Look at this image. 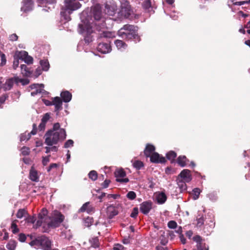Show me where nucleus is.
<instances>
[{
    "label": "nucleus",
    "instance_id": "nucleus-1",
    "mask_svg": "<svg viewBox=\"0 0 250 250\" xmlns=\"http://www.w3.org/2000/svg\"><path fill=\"white\" fill-rule=\"evenodd\" d=\"M136 28L133 25L125 24L118 31V34L123 39L139 42L141 39L137 33Z\"/></svg>",
    "mask_w": 250,
    "mask_h": 250
},
{
    "label": "nucleus",
    "instance_id": "nucleus-2",
    "mask_svg": "<svg viewBox=\"0 0 250 250\" xmlns=\"http://www.w3.org/2000/svg\"><path fill=\"white\" fill-rule=\"evenodd\" d=\"M66 132L64 129H60L58 131L53 130H48L45 135V144L52 146L56 145L59 141H62L66 138Z\"/></svg>",
    "mask_w": 250,
    "mask_h": 250
},
{
    "label": "nucleus",
    "instance_id": "nucleus-3",
    "mask_svg": "<svg viewBox=\"0 0 250 250\" xmlns=\"http://www.w3.org/2000/svg\"><path fill=\"white\" fill-rule=\"evenodd\" d=\"M115 37V33L113 32L103 30L99 34V39H106V42L99 43L97 49V51L102 54H106L110 52L111 50L110 44V42L107 39H112Z\"/></svg>",
    "mask_w": 250,
    "mask_h": 250
},
{
    "label": "nucleus",
    "instance_id": "nucleus-4",
    "mask_svg": "<svg viewBox=\"0 0 250 250\" xmlns=\"http://www.w3.org/2000/svg\"><path fill=\"white\" fill-rule=\"evenodd\" d=\"M81 6V3L77 0H65L64 7L62 8L61 15L65 20L69 21L71 20L70 15Z\"/></svg>",
    "mask_w": 250,
    "mask_h": 250
},
{
    "label": "nucleus",
    "instance_id": "nucleus-5",
    "mask_svg": "<svg viewBox=\"0 0 250 250\" xmlns=\"http://www.w3.org/2000/svg\"><path fill=\"white\" fill-rule=\"evenodd\" d=\"M79 33L83 34L84 41L86 43H89L93 40V36L91 34L93 33L92 26L89 22H84L83 24H79Z\"/></svg>",
    "mask_w": 250,
    "mask_h": 250
},
{
    "label": "nucleus",
    "instance_id": "nucleus-6",
    "mask_svg": "<svg viewBox=\"0 0 250 250\" xmlns=\"http://www.w3.org/2000/svg\"><path fill=\"white\" fill-rule=\"evenodd\" d=\"M119 14L124 18H128L133 14V9L128 1L126 0H122L121 1V6Z\"/></svg>",
    "mask_w": 250,
    "mask_h": 250
},
{
    "label": "nucleus",
    "instance_id": "nucleus-7",
    "mask_svg": "<svg viewBox=\"0 0 250 250\" xmlns=\"http://www.w3.org/2000/svg\"><path fill=\"white\" fill-rule=\"evenodd\" d=\"M64 219V216L57 210L54 211L53 217L50 221H48V226L52 228L58 227L63 222Z\"/></svg>",
    "mask_w": 250,
    "mask_h": 250
},
{
    "label": "nucleus",
    "instance_id": "nucleus-8",
    "mask_svg": "<svg viewBox=\"0 0 250 250\" xmlns=\"http://www.w3.org/2000/svg\"><path fill=\"white\" fill-rule=\"evenodd\" d=\"M113 21L111 18H104L101 19V21L95 22L94 24L96 27V29L101 31L102 29H109L113 24Z\"/></svg>",
    "mask_w": 250,
    "mask_h": 250
},
{
    "label": "nucleus",
    "instance_id": "nucleus-9",
    "mask_svg": "<svg viewBox=\"0 0 250 250\" xmlns=\"http://www.w3.org/2000/svg\"><path fill=\"white\" fill-rule=\"evenodd\" d=\"M105 13L111 16H113L116 13L117 6L113 0H107L104 5Z\"/></svg>",
    "mask_w": 250,
    "mask_h": 250
},
{
    "label": "nucleus",
    "instance_id": "nucleus-10",
    "mask_svg": "<svg viewBox=\"0 0 250 250\" xmlns=\"http://www.w3.org/2000/svg\"><path fill=\"white\" fill-rule=\"evenodd\" d=\"M29 87L31 89H35V91L31 93V95L32 96H35L38 94H46L47 93L43 89L44 85L43 84L34 83L31 84Z\"/></svg>",
    "mask_w": 250,
    "mask_h": 250
},
{
    "label": "nucleus",
    "instance_id": "nucleus-11",
    "mask_svg": "<svg viewBox=\"0 0 250 250\" xmlns=\"http://www.w3.org/2000/svg\"><path fill=\"white\" fill-rule=\"evenodd\" d=\"M48 211L46 209L42 208L39 214V220L37 222V227L41 226L42 223L48 224L49 218L47 216Z\"/></svg>",
    "mask_w": 250,
    "mask_h": 250
},
{
    "label": "nucleus",
    "instance_id": "nucleus-12",
    "mask_svg": "<svg viewBox=\"0 0 250 250\" xmlns=\"http://www.w3.org/2000/svg\"><path fill=\"white\" fill-rule=\"evenodd\" d=\"M92 13L95 22L101 21V19L104 17H102V7L100 4H97L95 5L92 8Z\"/></svg>",
    "mask_w": 250,
    "mask_h": 250
},
{
    "label": "nucleus",
    "instance_id": "nucleus-13",
    "mask_svg": "<svg viewBox=\"0 0 250 250\" xmlns=\"http://www.w3.org/2000/svg\"><path fill=\"white\" fill-rule=\"evenodd\" d=\"M38 243L43 250H47L51 248L52 242L50 240L45 236H42L37 240Z\"/></svg>",
    "mask_w": 250,
    "mask_h": 250
},
{
    "label": "nucleus",
    "instance_id": "nucleus-14",
    "mask_svg": "<svg viewBox=\"0 0 250 250\" xmlns=\"http://www.w3.org/2000/svg\"><path fill=\"white\" fill-rule=\"evenodd\" d=\"M192 239L197 243V248L193 250H208V246H206V244L203 243V239L200 236L195 235L192 238Z\"/></svg>",
    "mask_w": 250,
    "mask_h": 250
},
{
    "label": "nucleus",
    "instance_id": "nucleus-15",
    "mask_svg": "<svg viewBox=\"0 0 250 250\" xmlns=\"http://www.w3.org/2000/svg\"><path fill=\"white\" fill-rule=\"evenodd\" d=\"M116 181L121 183H126L128 182L127 178H125L126 173L123 169L116 170L115 172Z\"/></svg>",
    "mask_w": 250,
    "mask_h": 250
},
{
    "label": "nucleus",
    "instance_id": "nucleus-16",
    "mask_svg": "<svg viewBox=\"0 0 250 250\" xmlns=\"http://www.w3.org/2000/svg\"><path fill=\"white\" fill-rule=\"evenodd\" d=\"M150 161L152 163L158 164V163H165L166 161L165 157L161 156L157 152H153L151 155L149 156Z\"/></svg>",
    "mask_w": 250,
    "mask_h": 250
},
{
    "label": "nucleus",
    "instance_id": "nucleus-17",
    "mask_svg": "<svg viewBox=\"0 0 250 250\" xmlns=\"http://www.w3.org/2000/svg\"><path fill=\"white\" fill-rule=\"evenodd\" d=\"M52 105L55 106V112H57V114L62 109V101L59 97L52 99Z\"/></svg>",
    "mask_w": 250,
    "mask_h": 250
},
{
    "label": "nucleus",
    "instance_id": "nucleus-18",
    "mask_svg": "<svg viewBox=\"0 0 250 250\" xmlns=\"http://www.w3.org/2000/svg\"><path fill=\"white\" fill-rule=\"evenodd\" d=\"M152 208V203L150 201L144 202L140 205V210L145 214H147Z\"/></svg>",
    "mask_w": 250,
    "mask_h": 250
},
{
    "label": "nucleus",
    "instance_id": "nucleus-19",
    "mask_svg": "<svg viewBox=\"0 0 250 250\" xmlns=\"http://www.w3.org/2000/svg\"><path fill=\"white\" fill-rule=\"evenodd\" d=\"M37 125L35 124H34L33 125V129L31 131V132L29 133H28L27 134L25 133L21 134L20 137V141L21 142L24 141H27L28 140L30 137H31V134L35 135L37 133Z\"/></svg>",
    "mask_w": 250,
    "mask_h": 250
},
{
    "label": "nucleus",
    "instance_id": "nucleus-20",
    "mask_svg": "<svg viewBox=\"0 0 250 250\" xmlns=\"http://www.w3.org/2000/svg\"><path fill=\"white\" fill-rule=\"evenodd\" d=\"M154 198L158 204H162L166 202L167 198L165 193L163 192H157L154 193Z\"/></svg>",
    "mask_w": 250,
    "mask_h": 250
},
{
    "label": "nucleus",
    "instance_id": "nucleus-21",
    "mask_svg": "<svg viewBox=\"0 0 250 250\" xmlns=\"http://www.w3.org/2000/svg\"><path fill=\"white\" fill-rule=\"evenodd\" d=\"M179 176L185 182H189L191 180L190 171L187 169L183 170L180 173Z\"/></svg>",
    "mask_w": 250,
    "mask_h": 250
},
{
    "label": "nucleus",
    "instance_id": "nucleus-22",
    "mask_svg": "<svg viewBox=\"0 0 250 250\" xmlns=\"http://www.w3.org/2000/svg\"><path fill=\"white\" fill-rule=\"evenodd\" d=\"M22 2L23 5L21 9V11L26 13L32 10L33 2L32 0H26Z\"/></svg>",
    "mask_w": 250,
    "mask_h": 250
},
{
    "label": "nucleus",
    "instance_id": "nucleus-23",
    "mask_svg": "<svg viewBox=\"0 0 250 250\" xmlns=\"http://www.w3.org/2000/svg\"><path fill=\"white\" fill-rule=\"evenodd\" d=\"M79 211L86 212L88 213H92L94 212V208L90 204L89 202H86L80 208Z\"/></svg>",
    "mask_w": 250,
    "mask_h": 250
},
{
    "label": "nucleus",
    "instance_id": "nucleus-24",
    "mask_svg": "<svg viewBox=\"0 0 250 250\" xmlns=\"http://www.w3.org/2000/svg\"><path fill=\"white\" fill-rule=\"evenodd\" d=\"M16 78L17 77H14L6 80L3 85V88L5 90H9L13 87L14 83H16V81H17L16 80Z\"/></svg>",
    "mask_w": 250,
    "mask_h": 250
},
{
    "label": "nucleus",
    "instance_id": "nucleus-25",
    "mask_svg": "<svg viewBox=\"0 0 250 250\" xmlns=\"http://www.w3.org/2000/svg\"><path fill=\"white\" fill-rule=\"evenodd\" d=\"M62 100L64 103H68L72 99V94L67 90L62 91L61 93Z\"/></svg>",
    "mask_w": 250,
    "mask_h": 250
},
{
    "label": "nucleus",
    "instance_id": "nucleus-26",
    "mask_svg": "<svg viewBox=\"0 0 250 250\" xmlns=\"http://www.w3.org/2000/svg\"><path fill=\"white\" fill-rule=\"evenodd\" d=\"M187 188H185L186 189ZM188 192L189 193L191 198L194 200H196L198 198L199 194L201 192L200 188H188Z\"/></svg>",
    "mask_w": 250,
    "mask_h": 250
},
{
    "label": "nucleus",
    "instance_id": "nucleus-27",
    "mask_svg": "<svg viewBox=\"0 0 250 250\" xmlns=\"http://www.w3.org/2000/svg\"><path fill=\"white\" fill-rule=\"evenodd\" d=\"M155 148L154 146L150 144H147L146 146V148L144 150V154L146 157H149L151 155L152 153L154 152Z\"/></svg>",
    "mask_w": 250,
    "mask_h": 250
},
{
    "label": "nucleus",
    "instance_id": "nucleus-28",
    "mask_svg": "<svg viewBox=\"0 0 250 250\" xmlns=\"http://www.w3.org/2000/svg\"><path fill=\"white\" fill-rule=\"evenodd\" d=\"M114 43L117 49L122 51L125 50L127 47V44L121 40H115Z\"/></svg>",
    "mask_w": 250,
    "mask_h": 250
},
{
    "label": "nucleus",
    "instance_id": "nucleus-29",
    "mask_svg": "<svg viewBox=\"0 0 250 250\" xmlns=\"http://www.w3.org/2000/svg\"><path fill=\"white\" fill-rule=\"evenodd\" d=\"M107 213L111 218L116 215L118 214V211L114 206H109L107 208Z\"/></svg>",
    "mask_w": 250,
    "mask_h": 250
},
{
    "label": "nucleus",
    "instance_id": "nucleus-30",
    "mask_svg": "<svg viewBox=\"0 0 250 250\" xmlns=\"http://www.w3.org/2000/svg\"><path fill=\"white\" fill-rule=\"evenodd\" d=\"M29 177L33 181H37L39 179L38 172L33 168H32L30 171Z\"/></svg>",
    "mask_w": 250,
    "mask_h": 250
},
{
    "label": "nucleus",
    "instance_id": "nucleus-31",
    "mask_svg": "<svg viewBox=\"0 0 250 250\" xmlns=\"http://www.w3.org/2000/svg\"><path fill=\"white\" fill-rule=\"evenodd\" d=\"M40 63L42 66V69L43 71H47L49 70L50 65L48 60H42L40 61Z\"/></svg>",
    "mask_w": 250,
    "mask_h": 250
},
{
    "label": "nucleus",
    "instance_id": "nucleus-32",
    "mask_svg": "<svg viewBox=\"0 0 250 250\" xmlns=\"http://www.w3.org/2000/svg\"><path fill=\"white\" fill-rule=\"evenodd\" d=\"M187 161H188V159L185 156H180L177 160V163L182 167L186 166Z\"/></svg>",
    "mask_w": 250,
    "mask_h": 250
},
{
    "label": "nucleus",
    "instance_id": "nucleus-33",
    "mask_svg": "<svg viewBox=\"0 0 250 250\" xmlns=\"http://www.w3.org/2000/svg\"><path fill=\"white\" fill-rule=\"evenodd\" d=\"M21 73L23 75H24L26 76H29L30 75L31 72L29 70L28 68H27V66L25 64H21Z\"/></svg>",
    "mask_w": 250,
    "mask_h": 250
},
{
    "label": "nucleus",
    "instance_id": "nucleus-34",
    "mask_svg": "<svg viewBox=\"0 0 250 250\" xmlns=\"http://www.w3.org/2000/svg\"><path fill=\"white\" fill-rule=\"evenodd\" d=\"M16 247V242L14 240H11L6 245V248L9 250H15Z\"/></svg>",
    "mask_w": 250,
    "mask_h": 250
},
{
    "label": "nucleus",
    "instance_id": "nucleus-35",
    "mask_svg": "<svg viewBox=\"0 0 250 250\" xmlns=\"http://www.w3.org/2000/svg\"><path fill=\"white\" fill-rule=\"evenodd\" d=\"M177 156L176 153L173 151H170L166 154L167 158L172 161H174Z\"/></svg>",
    "mask_w": 250,
    "mask_h": 250
},
{
    "label": "nucleus",
    "instance_id": "nucleus-36",
    "mask_svg": "<svg viewBox=\"0 0 250 250\" xmlns=\"http://www.w3.org/2000/svg\"><path fill=\"white\" fill-rule=\"evenodd\" d=\"M88 177L91 180L94 181L97 179L98 173L95 170H91L88 173Z\"/></svg>",
    "mask_w": 250,
    "mask_h": 250
},
{
    "label": "nucleus",
    "instance_id": "nucleus-37",
    "mask_svg": "<svg viewBox=\"0 0 250 250\" xmlns=\"http://www.w3.org/2000/svg\"><path fill=\"white\" fill-rule=\"evenodd\" d=\"M27 214L26 211L24 209H20L17 213V217L18 218H21L24 216H26Z\"/></svg>",
    "mask_w": 250,
    "mask_h": 250
},
{
    "label": "nucleus",
    "instance_id": "nucleus-38",
    "mask_svg": "<svg viewBox=\"0 0 250 250\" xmlns=\"http://www.w3.org/2000/svg\"><path fill=\"white\" fill-rule=\"evenodd\" d=\"M27 55H28V53L27 52H26L25 51H21L18 53L17 57L19 59H21V60L24 61V60L25 59V58L26 57Z\"/></svg>",
    "mask_w": 250,
    "mask_h": 250
},
{
    "label": "nucleus",
    "instance_id": "nucleus-39",
    "mask_svg": "<svg viewBox=\"0 0 250 250\" xmlns=\"http://www.w3.org/2000/svg\"><path fill=\"white\" fill-rule=\"evenodd\" d=\"M17 81H16V83L18 84L19 83H22V85H26L29 83V80L28 79H20L18 77L16 79Z\"/></svg>",
    "mask_w": 250,
    "mask_h": 250
},
{
    "label": "nucleus",
    "instance_id": "nucleus-40",
    "mask_svg": "<svg viewBox=\"0 0 250 250\" xmlns=\"http://www.w3.org/2000/svg\"><path fill=\"white\" fill-rule=\"evenodd\" d=\"M142 5H143V8L146 10L149 9L151 7V3L150 0H145L143 3Z\"/></svg>",
    "mask_w": 250,
    "mask_h": 250
},
{
    "label": "nucleus",
    "instance_id": "nucleus-41",
    "mask_svg": "<svg viewBox=\"0 0 250 250\" xmlns=\"http://www.w3.org/2000/svg\"><path fill=\"white\" fill-rule=\"evenodd\" d=\"M90 243L92 246L95 248L99 247V240L97 238H94L90 240Z\"/></svg>",
    "mask_w": 250,
    "mask_h": 250
},
{
    "label": "nucleus",
    "instance_id": "nucleus-42",
    "mask_svg": "<svg viewBox=\"0 0 250 250\" xmlns=\"http://www.w3.org/2000/svg\"><path fill=\"white\" fill-rule=\"evenodd\" d=\"M133 165L134 167L138 169H140L144 166L143 163L140 161H135Z\"/></svg>",
    "mask_w": 250,
    "mask_h": 250
},
{
    "label": "nucleus",
    "instance_id": "nucleus-43",
    "mask_svg": "<svg viewBox=\"0 0 250 250\" xmlns=\"http://www.w3.org/2000/svg\"><path fill=\"white\" fill-rule=\"evenodd\" d=\"M15 221H14L12 222L11 227L12 231L13 232V233H16L19 231V229L18 228L17 226L15 223Z\"/></svg>",
    "mask_w": 250,
    "mask_h": 250
},
{
    "label": "nucleus",
    "instance_id": "nucleus-44",
    "mask_svg": "<svg viewBox=\"0 0 250 250\" xmlns=\"http://www.w3.org/2000/svg\"><path fill=\"white\" fill-rule=\"evenodd\" d=\"M92 223L93 219L91 217H87V218L85 219L84 222V225L87 227L90 226L92 225Z\"/></svg>",
    "mask_w": 250,
    "mask_h": 250
},
{
    "label": "nucleus",
    "instance_id": "nucleus-45",
    "mask_svg": "<svg viewBox=\"0 0 250 250\" xmlns=\"http://www.w3.org/2000/svg\"><path fill=\"white\" fill-rule=\"evenodd\" d=\"M74 142L72 140L69 139L67 140L64 145V147L68 148L73 146Z\"/></svg>",
    "mask_w": 250,
    "mask_h": 250
},
{
    "label": "nucleus",
    "instance_id": "nucleus-46",
    "mask_svg": "<svg viewBox=\"0 0 250 250\" xmlns=\"http://www.w3.org/2000/svg\"><path fill=\"white\" fill-rule=\"evenodd\" d=\"M21 153L23 156L28 155L29 154V148L27 147L23 146L21 149Z\"/></svg>",
    "mask_w": 250,
    "mask_h": 250
},
{
    "label": "nucleus",
    "instance_id": "nucleus-47",
    "mask_svg": "<svg viewBox=\"0 0 250 250\" xmlns=\"http://www.w3.org/2000/svg\"><path fill=\"white\" fill-rule=\"evenodd\" d=\"M49 118H50L49 113H46L42 117V118L41 120V122L42 123H44L45 124H46L47 121L49 120Z\"/></svg>",
    "mask_w": 250,
    "mask_h": 250
},
{
    "label": "nucleus",
    "instance_id": "nucleus-48",
    "mask_svg": "<svg viewBox=\"0 0 250 250\" xmlns=\"http://www.w3.org/2000/svg\"><path fill=\"white\" fill-rule=\"evenodd\" d=\"M50 155L42 157V163L43 166H46L50 161Z\"/></svg>",
    "mask_w": 250,
    "mask_h": 250
},
{
    "label": "nucleus",
    "instance_id": "nucleus-49",
    "mask_svg": "<svg viewBox=\"0 0 250 250\" xmlns=\"http://www.w3.org/2000/svg\"><path fill=\"white\" fill-rule=\"evenodd\" d=\"M167 225L168 228L170 229H175L177 226L176 222L174 221H170L168 223Z\"/></svg>",
    "mask_w": 250,
    "mask_h": 250
},
{
    "label": "nucleus",
    "instance_id": "nucleus-50",
    "mask_svg": "<svg viewBox=\"0 0 250 250\" xmlns=\"http://www.w3.org/2000/svg\"><path fill=\"white\" fill-rule=\"evenodd\" d=\"M24 61L27 64H32L33 63V59L32 57L27 55L25 59L24 60Z\"/></svg>",
    "mask_w": 250,
    "mask_h": 250
},
{
    "label": "nucleus",
    "instance_id": "nucleus-51",
    "mask_svg": "<svg viewBox=\"0 0 250 250\" xmlns=\"http://www.w3.org/2000/svg\"><path fill=\"white\" fill-rule=\"evenodd\" d=\"M126 196L128 199L133 200L136 197V194L134 191H129Z\"/></svg>",
    "mask_w": 250,
    "mask_h": 250
},
{
    "label": "nucleus",
    "instance_id": "nucleus-52",
    "mask_svg": "<svg viewBox=\"0 0 250 250\" xmlns=\"http://www.w3.org/2000/svg\"><path fill=\"white\" fill-rule=\"evenodd\" d=\"M250 3V0H248L247 1H236L233 3V4L235 5H242L245 4H249Z\"/></svg>",
    "mask_w": 250,
    "mask_h": 250
},
{
    "label": "nucleus",
    "instance_id": "nucleus-53",
    "mask_svg": "<svg viewBox=\"0 0 250 250\" xmlns=\"http://www.w3.org/2000/svg\"><path fill=\"white\" fill-rule=\"evenodd\" d=\"M19 64V59L17 58H14V60L13 63V67L14 69H16Z\"/></svg>",
    "mask_w": 250,
    "mask_h": 250
},
{
    "label": "nucleus",
    "instance_id": "nucleus-54",
    "mask_svg": "<svg viewBox=\"0 0 250 250\" xmlns=\"http://www.w3.org/2000/svg\"><path fill=\"white\" fill-rule=\"evenodd\" d=\"M138 213V209L137 208H134L131 213L130 216L133 218H135Z\"/></svg>",
    "mask_w": 250,
    "mask_h": 250
},
{
    "label": "nucleus",
    "instance_id": "nucleus-55",
    "mask_svg": "<svg viewBox=\"0 0 250 250\" xmlns=\"http://www.w3.org/2000/svg\"><path fill=\"white\" fill-rule=\"evenodd\" d=\"M0 57H1L0 65L1 66H3L5 64L6 62V57H5V55L4 54H2L0 55Z\"/></svg>",
    "mask_w": 250,
    "mask_h": 250
},
{
    "label": "nucleus",
    "instance_id": "nucleus-56",
    "mask_svg": "<svg viewBox=\"0 0 250 250\" xmlns=\"http://www.w3.org/2000/svg\"><path fill=\"white\" fill-rule=\"evenodd\" d=\"M26 221L27 223H34L35 222V218L34 216H28L26 218Z\"/></svg>",
    "mask_w": 250,
    "mask_h": 250
},
{
    "label": "nucleus",
    "instance_id": "nucleus-57",
    "mask_svg": "<svg viewBox=\"0 0 250 250\" xmlns=\"http://www.w3.org/2000/svg\"><path fill=\"white\" fill-rule=\"evenodd\" d=\"M42 1V3L44 4H54L56 2V0H41Z\"/></svg>",
    "mask_w": 250,
    "mask_h": 250
},
{
    "label": "nucleus",
    "instance_id": "nucleus-58",
    "mask_svg": "<svg viewBox=\"0 0 250 250\" xmlns=\"http://www.w3.org/2000/svg\"><path fill=\"white\" fill-rule=\"evenodd\" d=\"M60 129V124L57 123L54 124L53 128L51 130H54V131H58Z\"/></svg>",
    "mask_w": 250,
    "mask_h": 250
},
{
    "label": "nucleus",
    "instance_id": "nucleus-59",
    "mask_svg": "<svg viewBox=\"0 0 250 250\" xmlns=\"http://www.w3.org/2000/svg\"><path fill=\"white\" fill-rule=\"evenodd\" d=\"M58 167V165L57 164H55V163H53V164H50V165L49 166V167L47 168V172H50V170L52 169V168H56Z\"/></svg>",
    "mask_w": 250,
    "mask_h": 250
},
{
    "label": "nucleus",
    "instance_id": "nucleus-60",
    "mask_svg": "<svg viewBox=\"0 0 250 250\" xmlns=\"http://www.w3.org/2000/svg\"><path fill=\"white\" fill-rule=\"evenodd\" d=\"M46 124L41 122L39 125V130L40 131H43L45 128Z\"/></svg>",
    "mask_w": 250,
    "mask_h": 250
},
{
    "label": "nucleus",
    "instance_id": "nucleus-61",
    "mask_svg": "<svg viewBox=\"0 0 250 250\" xmlns=\"http://www.w3.org/2000/svg\"><path fill=\"white\" fill-rule=\"evenodd\" d=\"M18 38V36L16 34H13L9 36V40L11 41H16Z\"/></svg>",
    "mask_w": 250,
    "mask_h": 250
},
{
    "label": "nucleus",
    "instance_id": "nucleus-62",
    "mask_svg": "<svg viewBox=\"0 0 250 250\" xmlns=\"http://www.w3.org/2000/svg\"><path fill=\"white\" fill-rule=\"evenodd\" d=\"M42 69H41L40 67H38L35 72L36 77H37L40 76L42 73Z\"/></svg>",
    "mask_w": 250,
    "mask_h": 250
},
{
    "label": "nucleus",
    "instance_id": "nucleus-63",
    "mask_svg": "<svg viewBox=\"0 0 250 250\" xmlns=\"http://www.w3.org/2000/svg\"><path fill=\"white\" fill-rule=\"evenodd\" d=\"M124 247L120 244H117L113 248V250H124Z\"/></svg>",
    "mask_w": 250,
    "mask_h": 250
},
{
    "label": "nucleus",
    "instance_id": "nucleus-64",
    "mask_svg": "<svg viewBox=\"0 0 250 250\" xmlns=\"http://www.w3.org/2000/svg\"><path fill=\"white\" fill-rule=\"evenodd\" d=\"M204 224V219L202 217L197 220V226L200 227Z\"/></svg>",
    "mask_w": 250,
    "mask_h": 250
}]
</instances>
